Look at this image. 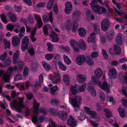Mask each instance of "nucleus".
Wrapping results in <instances>:
<instances>
[{
	"label": "nucleus",
	"instance_id": "obj_12",
	"mask_svg": "<svg viewBox=\"0 0 127 127\" xmlns=\"http://www.w3.org/2000/svg\"><path fill=\"white\" fill-rule=\"evenodd\" d=\"M118 112L119 115L121 118H124L125 117L126 112L123 106H120L118 109Z\"/></svg>",
	"mask_w": 127,
	"mask_h": 127
},
{
	"label": "nucleus",
	"instance_id": "obj_57",
	"mask_svg": "<svg viewBox=\"0 0 127 127\" xmlns=\"http://www.w3.org/2000/svg\"><path fill=\"white\" fill-rule=\"evenodd\" d=\"M15 27L16 28L14 30V31L16 33H18L19 32V31L18 29H20V25L19 24L17 23L15 25Z\"/></svg>",
	"mask_w": 127,
	"mask_h": 127
},
{
	"label": "nucleus",
	"instance_id": "obj_21",
	"mask_svg": "<svg viewBox=\"0 0 127 127\" xmlns=\"http://www.w3.org/2000/svg\"><path fill=\"white\" fill-rule=\"evenodd\" d=\"M20 41L19 38L17 36H15L13 37L12 40V44L13 46L17 45Z\"/></svg>",
	"mask_w": 127,
	"mask_h": 127
},
{
	"label": "nucleus",
	"instance_id": "obj_41",
	"mask_svg": "<svg viewBox=\"0 0 127 127\" xmlns=\"http://www.w3.org/2000/svg\"><path fill=\"white\" fill-rule=\"evenodd\" d=\"M0 17L3 22L6 24L7 22L6 16L4 14L0 15Z\"/></svg>",
	"mask_w": 127,
	"mask_h": 127
},
{
	"label": "nucleus",
	"instance_id": "obj_34",
	"mask_svg": "<svg viewBox=\"0 0 127 127\" xmlns=\"http://www.w3.org/2000/svg\"><path fill=\"white\" fill-rule=\"evenodd\" d=\"M71 25V22L70 20H68L65 24V27L67 31L70 30Z\"/></svg>",
	"mask_w": 127,
	"mask_h": 127
},
{
	"label": "nucleus",
	"instance_id": "obj_20",
	"mask_svg": "<svg viewBox=\"0 0 127 127\" xmlns=\"http://www.w3.org/2000/svg\"><path fill=\"white\" fill-rule=\"evenodd\" d=\"M94 35H95V33H93L89 36L88 37L87 40L88 43H95V42L96 41L95 36Z\"/></svg>",
	"mask_w": 127,
	"mask_h": 127
},
{
	"label": "nucleus",
	"instance_id": "obj_24",
	"mask_svg": "<svg viewBox=\"0 0 127 127\" xmlns=\"http://www.w3.org/2000/svg\"><path fill=\"white\" fill-rule=\"evenodd\" d=\"M78 32L79 35L82 37L84 36L86 32V30L83 28H79L78 30Z\"/></svg>",
	"mask_w": 127,
	"mask_h": 127
},
{
	"label": "nucleus",
	"instance_id": "obj_4",
	"mask_svg": "<svg viewBox=\"0 0 127 127\" xmlns=\"http://www.w3.org/2000/svg\"><path fill=\"white\" fill-rule=\"evenodd\" d=\"M110 25L109 19L107 18L103 19L101 23V29L104 31L105 32L107 31Z\"/></svg>",
	"mask_w": 127,
	"mask_h": 127
},
{
	"label": "nucleus",
	"instance_id": "obj_64",
	"mask_svg": "<svg viewBox=\"0 0 127 127\" xmlns=\"http://www.w3.org/2000/svg\"><path fill=\"white\" fill-rule=\"evenodd\" d=\"M85 117V116L83 114V113H81L80 116L78 117V118L80 120L82 121L84 120Z\"/></svg>",
	"mask_w": 127,
	"mask_h": 127
},
{
	"label": "nucleus",
	"instance_id": "obj_19",
	"mask_svg": "<svg viewBox=\"0 0 127 127\" xmlns=\"http://www.w3.org/2000/svg\"><path fill=\"white\" fill-rule=\"evenodd\" d=\"M123 93L126 96V97H123L121 100L122 103H127V92L126 90V87L123 86L122 89Z\"/></svg>",
	"mask_w": 127,
	"mask_h": 127
},
{
	"label": "nucleus",
	"instance_id": "obj_58",
	"mask_svg": "<svg viewBox=\"0 0 127 127\" xmlns=\"http://www.w3.org/2000/svg\"><path fill=\"white\" fill-rule=\"evenodd\" d=\"M71 45L72 47L75 46H78V44L76 41L74 40H71L70 41Z\"/></svg>",
	"mask_w": 127,
	"mask_h": 127
},
{
	"label": "nucleus",
	"instance_id": "obj_29",
	"mask_svg": "<svg viewBox=\"0 0 127 127\" xmlns=\"http://www.w3.org/2000/svg\"><path fill=\"white\" fill-rule=\"evenodd\" d=\"M116 40L118 44H121L122 43V34L121 33L118 34L116 38Z\"/></svg>",
	"mask_w": 127,
	"mask_h": 127
},
{
	"label": "nucleus",
	"instance_id": "obj_44",
	"mask_svg": "<svg viewBox=\"0 0 127 127\" xmlns=\"http://www.w3.org/2000/svg\"><path fill=\"white\" fill-rule=\"evenodd\" d=\"M115 34L114 32H112L108 33L107 38L109 40H111L113 38V36Z\"/></svg>",
	"mask_w": 127,
	"mask_h": 127
},
{
	"label": "nucleus",
	"instance_id": "obj_37",
	"mask_svg": "<svg viewBox=\"0 0 127 127\" xmlns=\"http://www.w3.org/2000/svg\"><path fill=\"white\" fill-rule=\"evenodd\" d=\"M39 107V104H34L33 105V108L34 110V113L36 114L38 112V110Z\"/></svg>",
	"mask_w": 127,
	"mask_h": 127
},
{
	"label": "nucleus",
	"instance_id": "obj_51",
	"mask_svg": "<svg viewBox=\"0 0 127 127\" xmlns=\"http://www.w3.org/2000/svg\"><path fill=\"white\" fill-rule=\"evenodd\" d=\"M99 96L100 99L101 101H104L105 99V96L104 93H99Z\"/></svg>",
	"mask_w": 127,
	"mask_h": 127
},
{
	"label": "nucleus",
	"instance_id": "obj_48",
	"mask_svg": "<svg viewBox=\"0 0 127 127\" xmlns=\"http://www.w3.org/2000/svg\"><path fill=\"white\" fill-rule=\"evenodd\" d=\"M93 26L94 27V31L96 32H97V33L98 34L99 32V26L96 24H93Z\"/></svg>",
	"mask_w": 127,
	"mask_h": 127
},
{
	"label": "nucleus",
	"instance_id": "obj_16",
	"mask_svg": "<svg viewBox=\"0 0 127 127\" xmlns=\"http://www.w3.org/2000/svg\"><path fill=\"white\" fill-rule=\"evenodd\" d=\"M51 37L52 38V42H57L58 41L59 38L58 35L53 31L51 32V33L50 34Z\"/></svg>",
	"mask_w": 127,
	"mask_h": 127
},
{
	"label": "nucleus",
	"instance_id": "obj_2",
	"mask_svg": "<svg viewBox=\"0 0 127 127\" xmlns=\"http://www.w3.org/2000/svg\"><path fill=\"white\" fill-rule=\"evenodd\" d=\"M53 12L50 11L48 14V16L45 14H44L42 16L43 21L45 23H46L49 21L51 23H52L53 20Z\"/></svg>",
	"mask_w": 127,
	"mask_h": 127
},
{
	"label": "nucleus",
	"instance_id": "obj_17",
	"mask_svg": "<svg viewBox=\"0 0 127 127\" xmlns=\"http://www.w3.org/2000/svg\"><path fill=\"white\" fill-rule=\"evenodd\" d=\"M86 77L84 75L81 74L78 75L76 76L77 79L80 83H82L85 81Z\"/></svg>",
	"mask_w": 127,
	"mask_h": 127
},
{
	"label": "nucleus",
	"instance_id": "obj_60",
	"mask_svg": "<svg viewBox=\"0 0 127 127\" xmlns=\"http://www.w3.org/2000/svg\"><path fill=\"white\" fill-rule=\"evenodd\" d=\"M59 67L60 69L62 70H64V64L61 61H59L58 62Z\"/></svg>",
	"mask_w": 127,
	"mask_h": 127
},
{
	"label": "nucleus",
	"instance_id": "obj_63",
	"mask_svg": "<svg viewBox=\"0 0 127 127\" xmlns=\"http://www.w3.org/2000/svg\"><path fill=\"white\" fill-rule=\"evenodd\" d=\"M58 115L62 120H64V113L63 111H60L58 113Z\"/></svg>",
	"mask_w": 127,
	"mask_h": 127
},
{
	"label": "nucleus",
	"instance_id": "obj_32",
	"mask_svg": "<svg viewBox=\"0 0 127 127\" xmlns=\"http://www.w3.org/2000/svg\"><path fill=\"white\" fill-rule=\"evenodd\" d=\"M53 3V0H50L49 1L47 5V8L48 10H50L52 8Z\"/></svg>",
	"mask_w": 127,
	"mask_h": 127
},
{
	"label": "nucleus",
	"instance_id": "obj_53",
	"mask_svg": "<svg viewBox=\"0 0 127 127\" xmlns=\"http://www.w3.org/2000/svg\"><path fill=\"white\" fill-rule=\"evenodd\" d=\"M26 95L27 99H31L33 97V95L32 93L28 92L25 94Z\"/></svg>",
	"mask_w": 127,
	"mask_h": 127
},
{
	"label": "nucleus",
	"instance_id": "obj_42",
	"mask_svg": "<svg viewBox=\"0 0 127 127\" xmlns=\"http://www.w3.org/2000/svg\"><path fill=\"white\" fill-rule=\"evenodd\" d=\"M47 45L48 47L47 50L49 52H51L53 50V46L51 43L50 42H48L47 43Z\"/></svg>",
	"mask_w": 127,
	"mask_h": 127
},
{
	"label": "nucleus",
	"instance_id": "obj_55",
	"mask_svg": "<svg viewBox=\"0 0 127 127\" xmlns=\"http://www.w3.org/2000/svg\"><path fill=\"white\" fill-rule=\"evenodd\" d=\"M117 12L119 15H121L124 18L127 19V15L125 13L119 11H117Z\"/></svg>",
	"mask_w": 127,
	"mask_h": 127
},
{
	"label": "nucleus",
	"instance_id": "obj_28",
	"mask_svg": "<svg viewBox=\"0 0 127 127\" xmlns=\"http://www.w3.org/2000/svg\"><path fill=\"white\" fill-rule=\"evenodd\" d=\"M42 64L44 68L46 70L49 71L51 69V67L48 63L44 62H42Z\"/></svg>",
	"mask_w": 127,
	"mask_h": 127
},
{
	"label": "nucleus",
	"instance_id": "obj_47",
	"mask_svg": "<svg viewBox=\"0 0 127 127\" xmlns=\"http://www.w3.org/2000/svg\"><path fill=\"white\" fill-rule=\"evenodd\" d=\"M17 66L16 65H15L13 67H9L8 69V70L10 71V73H11L13 71H16L17 70Z\"/></svg>",
	"mask_w": 127,
	"mask_h": 127
},
{
	"label": "nucleus",
	"instance_id": "obj_7",
	"mask_svg": "<svg viewBox=\"0 0 127 127\" xmlns=\"http://www.w3.org/2000/svg\"><path fill=\"white\" fill-rule=\"evenodd\" d=\"M82 100L81 97L79 96H77L74 98H69V102L70 103H80Z\"/></svg>",
	"mask_w": 127,
	"mask_h": 127
},
{
	"label": "nucleus",
	"instance_id": "obj_18",
	"mask_svg": "<svg viewBox=\"0 0 127 127\" xmlns=\"http://www.w3.org/2000/svg\"><path fill=\"white\" fill-rule=\"evenodd\" d=\"M3 74L4 75L2 77L3 80L6 82H8L9 81V75L7 73L4 74V72L3 70H0V77Z\"/></svg>",
	"mask_w": 127,
	"mask_h": 127
},
{
	"label": "nucleus",
	"instance_id": "obj_9",
	"mask_svg": "<svg viewBox=\"0 0 127 127\" xmlns=\"http://www.w3.org/2000/svg\"><path fill=\"white\" fill-rule=\"evenodd\" d=\"M84 109L86 112L90 115L92 118H95L96 117V113L95 111H91L90 109L86 106L84 107Z\"/></svg>",
	"mask_w": 127,
	"mask_h": 127
},
{
	"label": "nucleus",
	"instance_id": "obj_39",
	"mask_svg": "<svg viewBox=\"0 0 127 127\" xmlns=\"http://www.w3.org/2000/svg\"><path fill=\"white\" fill-rule=\"evenodd\" d=\"M14 27V25H12L10 24H9L7 25L6 26V29L7 30L12 31Z\"/></svg>",
	"mask_w": 127,
	"mask_h": 127
},
{
	"label": "nucleus",
	"instance_id": "obj_45",
	"mask_svg": "<svg viewBox=\"0 0 127 127\" xmlns=\"http://www.w3.org/2000/svg\"><path fill=\"white\" fill-rule=\"evenodd\" d=\"M28 69L27 67L26 66L23 71V75L24 77H26L28 75Z\"/></svg>",
	"mask_w": 127,
	"mask_h": 127
},
{
	"label": "nucleus",
	"instance_id": "obj_33",
	"mask_svg": "<svg viewBox=\"0 0 127 127\" xmlns=\"http://www.w3.org/2000/svg\"><path fill=\"white\" fill-rule=\"evenodd\" d=\"M64 81L65 84L67 85H69L70 84L69 78L67 75H64Z\"/></svg>",
	"mask_w": 127,
	"mask_h": 127
},
{
	"label": "nucleus",
	"instance_id": "obj_43",
	"mask_svg": "<svg viewBox=\"0 0 127 127\" xmlns=\"http://www.w3.org/2000/svg\"><path fill=\"white\" fill-rule=\"evenodd\" d=\"M107 100L110 102L112 103H115V99L113 98L112 96H108L107 97Z\"/></svg>",
	"mask_w": 127,
	"mask_h": 127
},
{
	"label": "nucleus",
	"instance_id": "obj_13",
	"mask_svg": "<svg viewBox=\"0 0 127 127\" xmlns=\"http://www.w3.org/2000/svg\"><path fill=\"white\" fill-rule=\"evenodd\" d=\"M81 15V13L80 11L75 10L72 13L71 17L73 20H78L80 18Z\"/></svg>",
	"mask_w": 127,
	"mask_h": 127
},
{
	"label": "nucleus",
	"instance_id": "obj_59",
	"mask_svg": "<svg viewBox=\"0 0 127 127\" xmlns=\"http://www.w3.org/2000/svg\"><path fill=\"white\" fill-rule=\"evenodd\" d=\"M19 94V93H17L15 91H12L11 96L13 98L17 96Z\"/></svg>",
	"mask_w": 127,
	"mask_h": 127
},
{
	"label": "nucleus",
	"instance_id": "obj_46",
	"mask_svg": "<svg viewBox=\"0 0 127 127\" xmlns=\"http://www.w3.org/2000/svg\"><path fill=\"white\" fill-rule=\"evenodd\" d=\"M80 104H72V105L75 111H77L79 109V106Z\"/></svg>",
	"mask_w": 127,
	"mask_h": 127
},
{
	"label": "nucleus",
	"instance_id": "obj_6",
	"mask_svg": "<svg viewBox=\"0 0 127 127\" xmlns=\"http://www.w3.org/2000/svg\"><path fill=\"white\" fill-rule=\"evenodd\" d=\"M86 57L83 55H79L77 56L76 59V63L79 65H82L86 60Z\"/></svg>",
	"mask_w": 127,
	"mask_h": 127
},
{
	"label": "nucleus",
	"instance_id": "obj_50",
	"mask_svg": "<svg viewBox=\"0 0 127 127\" xmlns=\"http://www.w3.org/2000/svg\"><path fill=\"white\" fill-rule=\"evenodd\" d=\"M24 63L22 61H19L18 62V67L19 70H21L22 69L24 66Z\"/></svg>",
	"mask_w": 127,
	"mask_h": 127
},
{
	"label": "nucleus",
	"instance_id": "obj_25",
	"mask_svg": "<svg viewBox=\"0 0 127 127\" xmlns=\"http://www.w3.org/2000/svg\"><path fill=\"white\" fill-rule=\"evenodd\" d=\"M58 90V87L57 85H55L50 89V93L52 95L56 96L58 94L57 91Z\"/></svg>",
	"mask_w": 127,
	"mask_h": 127
},
{
	"label": "nucleus",
	"instance_id": "obj_11",
	"mask_svg": "<svg viewBox=\"0 0 127 127\" xmlns=\"http://www.w3.org/2000/svg\"><path fill=\"white\" fill-rule=\"evenodd\" d=\"M117 71L114 68H112L109 70V76L111 79H115L117 76Z\"/></svg>",
	"mask_w": 127,
	"mask_h": 127
},
{
	"label": "nucleus",
	"instance_id": "obj_40",
	"mask_svg": "<svg viewBox=\"0 0 127 127\" xmlns=\"http://www.w3.org/2000/svg\"><path fill=\"white\" fill-rule=\"evenodd\" d=\"M64 61L66 64L68 65L70 64L71 63L70 60L65 55H64Z\"/></svg>",
	"mask_w": 127,
	"mask_h": 127
},
{
	"label": "nucleus",
	"instance_id": "obj_35",
	"mask_svg": "<svg viewBox=\"0 0 127 127\" xmlns=\"http://www.w3.org/2000/svg\"><path fill=\"white\" fill-rule=\"evenodd\" d=\"M54 55L52 53L46 54L45 56L46 59L47 60L49 61L52 58Z\"/></svg>",
	"mask_w": 127,
	"mask_h": 127
},
{
	"label": "nucleus",
	"instance_id": "obj_61",
	"mask_svg": "<svg viewBox=\"0 0 127 127\" xmlns=\"http://www.w3.org/2000/svg\"><path fill=\"white\" fill-rule=\"evenodd\" d=\"M53 11L55 15H57L58 14V7L57 5H55L53 7Z\"/></svg>",
	"mask_w": 127,
	"mask_h": 127
},
{
	"label": "nucleus",
	"instance_id": "obj_5",
	"mask_svg": "<svg viewBox=\"0 0 127 127\" xmlns=\"http://www.w3.org/2000/svg\"><path fill=\"white\" fill-rule=\"evenodd\" d=\"M50 79L51 80V82L54 84H57L61 80L60 76L58 72H54V76L52 77H50Z\"/></svg>",
	"mask_w": 127,
	"mask_h": 127
},
{
	"label": "nucleus",
	"instance_id": "obj_10",
	"mask_svg": "<svg viewBox=\"0 0 127 127\" xmlns=\"http://www.w3.org/2000/svg\"><path fill=\"white\" fill-rule=\"evenodd\" d=\"M70 119L67 120V125L72 127H75L77 125L75 119L71 116H70Z\"/></svg>",
	"mask_w": 127,
	"mask_h": 127
},
{
	"label": "nucleus",
	"instance_id": "obj_23",
	"mask_svg": "<svg viewBox=\"0 0 127 127\" xmlns=\"http://www.w3.org/2000/svg\"><path fill=\"white\" fill-rule=\"evenodd\" d=\"M78 85L77 84H75L73 86L71 87L70 90L71 92L74 95H75L76 93L78 92L79 91L78 89Z\"/></svg>",
	"mask_w": 127,
	"mask_h": 127
},
{
	"label": "nucleus",
	"instance_id": "obj_15",
	"mask_svg": "<svg viewBox=\"0 0 127 127\" xmlns=\"http://www.w3.org/2000/svg\"><path fill=\"white\" fill-rule=\"evenodd\" d=\"M11 107L16 109L20 111L24 107L23 104H10Z\"/></svg>",
	"mask_w": 127,
	"mask_h": 127
},
{
	"label": "nucleus",
	"instance_id": "obj_30",
	"mask_svg": "<svg viewBox=\"0 0 127 127\" xmlns=\"http://www.w3.org/2000/svg\"><path fill=\"white\" fill-rule=\"evenodd\" d=\"M104 111L105 112V116L107 119H109L110 117L112 116L110 111L108 109H104Z\"/></svg>",
	"mask_w": 127,
	"mask_h": 127
},
{
	"label": "nucleus",
	"instance_id": "obj_49",
	"mask_svg": "<svg viewBox=\"0 0 127 127\" xmlns=\"http://www.w3.org/2000/svg\"><path fill=\"white\" fill-rule=\"evenodd\" d=\"M22 75L20 74H17L14 77V80H19L22 79Z\"/></svg>",
	"mask_w": 127,
	"mask_h": 127
},
{
	"label": "nucleus",
	"instance_id": "obj_14",
	"mask_svg": "<svg viewBox=\"0 0 127 127\" xmlns=\"http://www.w3.org/2000/svg\"><path fill=\"white\" fill-rule=\"evenodd\" d=\"M7 16L9 18L10 21L12 22H15L17 18L15 15L12 12H9L6 14Z\"/></svg>",
	"mask_w": 127,
	"mask_h": 127
},
{
	"label": "nucleus",
	"instance_id": "obj_27",
	"mask_svg": "<svg viewBox=\"0 0 127 127\" xmlns=\"http://www.w3.org/2000/svg\"><path fill=\"white\" fill-rule=\"evenodd\" d=\"M88 89L93 96H96V91L93 87L89 86Z\"/></svg>",
	"mask_w": 127,
	"mask_h": 127
},
{
	"label": "nucleus",
	"instance_id": "obj_56",
	"mask_svg": "<svg viewBox=\"0 0 127 127\" xmlns=\"http://www.w3.org/2000/svg\"><path fill=\"white\" fill-rule=\"evenodd\" d=\"M7 54L6 52H4L3 54L0 56V60L1 61H4L6 57Z\"/></svg>",
	"mask_w": 127,
	"mask_h": 127
},
{
	"label": "nucleus",
	"instance_id": "obj_52",
	"mask_svg": "<svg viewBox=\"0 0 127 127\" xmlns=\"http://www.w3.org/2000/svg\"><path fill=\"white\" fill-rule=\"evenodd\" d=\"M37 22L36 25L38 26V28H41L43 26V23L41 19L39 20H38V21H36Z\"/></svg>",
	"mask_w": 127,
	"mask_h": 127
},
{
	"label": "nucleus",
	"instance_id": "obj_54",
	"mask_svg": "<svg viewBox=\"0 0 127 127\" xmlns=\"http://www.w3.org/2000/svg\"><path fill=\"white\" fill-rule=\"evenodd\" d=\"M49 111L53 116H55L57 115V111L54 109L50 108Z\"/></svg>",
	"mask_w": 127,
	"mask_h": 127
},
{
	"label": "nucleus",
	"instance_id": "obj_8",
	"mask_svg": "<svg viewBox=\"0 0 127 127\" xmlns=\"http://www.w3.org/2000/svg\"><path fill=\"white\" fill-rule=\"evenodd\" d=\"M97 1L96 0H93L90 3L91 7L93 11L97 12L100 6L97 4Z\"/></svg>",
	"mask_w": 127,
	"mask_h": 127
},
{
	"label": "nucleus",
	"instance_id": "obj_3",
	"mask_svg": "<svg viewBox=\"0 0 127 127\" xmlns=\"http://www.w3.org/2000/svg\"><path fill=\"white\" fill-rule=\"evenodd\" d=\"M29 38L27 36H25L23 38L21 45V49L22 51H25L27 48L29 44Z\"/></svg>",
	"mask_w": 127,
	"mask_h": 127
},
{
	"label": "nucleus",
	"instance_id": "obj_31",
	"mask_svg": "<svg viewBox=\"0 0 127 127\" xmlns=\"http://www.w3.org/2000/svg\"><path fill=\"white\" fill-rule=\"evenodd\" d=\"M19 31V36L20 38H22L25 34V28L24 26L22 27L20 30Z\"/></svg>",
	"mask_w": 127,
	"mask_h": 127
},
{
	"label": "nucleus",
	"instance_id": "obj_38",
	"mask_svg": "<svg viewBox=\"0 0 127 127\" xmlns=\"http://www.w3.org/2000/svg\"><path fill=\"white\" fill-rule=\"evenodd\" d=\"M106 10V9L104 7H100L98 10L97 12L98 14L101 15L105 12Z\"/></svg>",
	"mask_w": 127,
	"mask_h": 127
},
{
	"label": "nucleus",
	"instance_id": "obj_1",
	"mask_svg": "<svg viewBox=\"0 0 127 127\" xmlns=\"http://www.w3.org/2000/svg\"><path fill=\"white\" fill-rule=\"evenodd\" d=\"M94 72L95 76H92L91 78L92 81L95 85H99L100 88L106 93H109L110 90L107 82H104L102 84H101L100 82L98 79L100 78L102 74V71L100 68L98 67L95 70Z\"/></svg>",
	"mask_w": 127,
	"mask_h": 127
},
{
	"label": "nucleus",
	"instance_id": "obj_36",
	"mask_svg": "<svg viewBox=\"0 0 127 127\" xmlns=\"http://www.w3.org/2000/svg\"><path fill=\"white\" fill-rule=\"evenodd\" d=\"M86 84L85 83H84L80 86L79 89L80 92H83L85 91L86 87Z\"/></svg>",
	"mask_w": 127,
	"mask_h": 127
},
{
	"label": "nucleus",
	"instance_id": "obj_22",
	"mask_svg": "<svg viewBox=\"0 0 127 127\" xmlns=\"http://www.w3.org/2000/svg\"><path fill=\"white\" fill-rule=\"evenodd\" d=\"M80 47L81 49L85 50L86 49V46L85 42L83 39H81L79 41Z\"/></svg>",
	"mask_w": 127,
	"mask_h": 127
},
{
	"label": "nucleus",
	"instance_id": "obj_62",
	"mask_svg": "<svg viewBox=\"0 0 127 127\" xmlns=\"http://www.w3.org/2000/svg\"><path fill=\"white\" fill-rule=\"evenodd\" d=\"M87 63L90 65H92L94 64L93 61L90 58H89L87 61Z\"/></svg>",
	"mask_w": 127,
	"mask_h": 127
},
{
	"label": "nucleus",
	"instance_id": "obj_26",
	"mask_svg": "<svg viewBox=\"0 0 127 127\" xmlns=\"http://www.w3.org/2000/svg\"><path fill=\"white\" fill-rule=\"evenodd\" d=\"M113 48L114 51L115 53L118 55L121 53V49L118 45L115 44L113 46Z\"/></svg>",
	"mask_w": 127,
	"mask_h": 127
}]
</instances>
